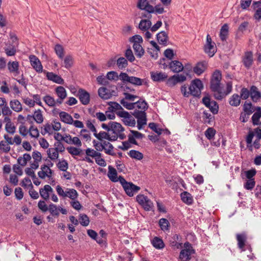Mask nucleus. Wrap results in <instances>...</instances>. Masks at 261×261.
Wrapping results in <instances>:
<instances>
[{
	"instance_id": "1",
	"label": "nucleus",
	"mask_w": 261,
	"mask_h": 261,
	"mask_svg": "<svg viewBox=\"0 0 261 261\" xmlns=\"http://www.w3.org/2000/svg\"><path fill=\"white\" fill-rule=\"evenodd\" d=\"M210 88L214 92V96L217 100H222L226 95L231 92L232 90V83L228 82L226 83V88L224 90L221 86V82L211 81Z\"/></svg>"
},
{
	"instance_id": "2",
	"label": "nucleus",
	"mask_w": 261,
	"mask_h": 261,
	"mask_svg": "<svg viewBox=\"0 0 261 261\" xmlns=\"http://www.w3.org/2000/svg\"><path fill=\"white\" fill-rule=\"evenodd\" d=\"M120 182L126 194L130 197L133 196L134 194L138 193L140 190V187L134 185L132 182H127L121 176H118L117 171L115 170V182Z\"/></svg>"
},
{
	"instance_id": "3",
	"label": "nucleus",
	"mask_w": 261,
	"mask_h": 261,
	"mask_svg": "<svg viewBox=\"0 0 261 261\" xmlns=\"http://www.w3.org/2000/svg\"><path fill=\"white\" fill-rule=\"evenodd\" d=\"M58 196L62 198H68L71 200L77 199L79 194L76 190L72 188H65L60 185H58L55 188Z\"/></svg>"
},
{
	"instance_id": "4",
	"label": "nucleus",
	"mask_w": 261,
	"mask_h": 261,
	"mask_svg": "<svg viewBox=\"0 0 261 261\" xmlns=\"http://www.w3.org/2000/svg\"><path fill=\"white\" fill-rule=\"evenodd\" d=\"M65 150V147L62 142H56L54 144V147L47 150V158L53 162L57 161L59 158V153H63Z\"/></svg>"
},
{
	"instance_id": "5",
	"label": "nucleus",
	"mask_w": 261,
	"mask_h": 261,
	"mask_svg": "<svg viewBox=\"0 0 261 261\" xmlns=\"http://www.w3.org/2000/svg\"><path fill=\"white\" fill-rule=\"evenodd\" d=\"M53 165L52 163L48 165H42L40 167V171L38 172L39 177L43 179L46 178L51 179L54 175V171L50 168L53 166Z\"/></svg>"
},
{
	"instance_id": "6",
	"label": "nucleus",
	"mask_w": 261,
	"mask_h": 261,
	"mask_svg": "<svg viewBox=\"0 0 261 261\" xmlns=\"http://www.w3.org/2000/svg\"><path fill=\"white\" fill-rule=\"evenodd\" d=\"M203 86L202 82L199 79H196L192 81L189 88L190 93L194 96H199Z\"/></svg>"
},
{
	"instance_id": "7",
	"label": "nucleus",
	"mask_w": 261,
	"mask_h": 261,
	"mask_svg": "<svg viewBox=\"0 0 261 261\" xmlns=\"http://www.w3.org/2000/svg\"><path fill=\"white\" fill-rule=\"evenodd\" d=\"M136 200L145 211H150L153 210V204L147 196L144 195H139L137 196Z\"/></svg>"
},
{
	"instance_id": "8",
	"label": "nucleus",
	"mask_w": 261,
	"mask_h": 261,
	"mask_svg": "<svg viewBox=\"0 0 261 261\" xmlns=\"http://www.w3.org/2000/svg\"><path fill=\"white\" fill-rule=\"evenodd\" d=\"M30 64L32 68L38 73H43V66L40 60L36 56L31 55L29 57Z\"/></svg>"
},
{
	"instance_id": "9",
	"label": "nucleus",
	"mask_w": 261,
	"mask_h": 261,
	"mask_svg": "<svg viewBox=\"0 0 261 261\" xmlns=\"http://www.w3.org/2000/svg\"><path fill=\"white\" fill-rule=\"evenodd\" d=\"M117 116L122 118L124 123L127 126L134 127L136 125L134 118L126 111H121L117 113Z\"/></svg>"
},
{
	"instance_id": "10",
	"label": "nucleus",
	"mask_w": 261,
	"mask_h": 261,
	"mask_svg": "<svg viewBox=\"0 0 261 261\" xmlns=\"http://www.w3.org/2000/svg\"><path fill=\"white\" fill-rule=\"evenodd\" d=\"M203 103L208 108L213 114H217L219 110V106L217 102L214 100H211L208 96H205L202 98Z\"/></svg>"
},
{
	"instance_id": "11",
	"label": "nucleus",
	"mask_w": 261,
	"mask_h": 261,
	"mask_svg": "<svg viewBox=\"0 0 261 261\" xmlns=\"http://www.w3.org/2000/svg\"><path fill=\"white\" fill-rule=\"evenodd\" d=\"M182 237L178 234H174L169 239V245L173 249H180L182 247Z\"/></svg>"
},
{
	"instance_id": "12",
	"label": "nucleus",
	"mask_w": 261,
	"mask_h": 261,
	"mask_svg": "<svg viewBox=\"0 0 261 261\" xmlns=\"http://www.w3.org/2000/svg\"><path fill=\"white\" fill-rule=\"evenodd\" d=\"M43 73L46 75L47 79L58 84L63 85L64 83V80L59 75L53 72H48L46 70L43 71Z\"/></svg>"
},
{
	"instance_id": "13",
	"label": "nucleus",
	"mask_w": 261,
	"mask_h": 261,
	"mask_svg": "<svg viewBox=\"0 0 261 261\" xmlns=\"http://www.w3.org/2000/svg\"><path fill=\"white\" fill-rule=\"evenodd\" d=\"M77 96L83 105H88L90 103V94L85 90L80 88L78 91Z\"/></svg>"
},
{
	"instance_id": "14",
	"label": "nucleus",
	"mask_w": 261,
	"mask_h": 261,
	"mask_svg": "<svg viewBox=\"0 0 261 261\" xmlns=\"http://www.w3.org/2000/svg\"><path fill=\"white\" fill-rule=\"evenodd\" d=\"M156 0H139L137 7L141 10H145L148 12H153V6L149 4V3H153Z\"/></svg>"
},
{
	"instance_id": "15",
	"label": "nucleus",
	"mask_w": 261,
	"mask_h": 261,
	"mask_svg": "<svg viewBox=\"0 0 261 261\" xmlns=\"http://www.w3.org/2000/svg\"><path fill=\"white\" fill-rule=\"evenodd\" d=\"M208 63L206 61L198 62L193 68V72L197 75H200L203 73L207 67Z\"/></svg>"
},
{
	"instance_id": "16",
	"label": "nucleus",
	"mask_w": 261,
	"mask_h": 261,
	"mask_svg": "<svg viewBox=\"0 0 261 261\" xmlns=\"http://www.w3.org/2000/svg\"><path fill=\"white\" fill-rule=\"evenodd\" d=\"M4 120L6 123L5 129L7 133L10 135L14 134L16 132V128L14 124L12 122L11 118L9 117H5Z\"/></svg>"
},
{
	"instance_id": "17",
	"label": "nucleus",
	"mask_w": 261,
	"mask_h": 261,
	"mask_svg": "<svg viewBox=\"0 0 261 261\" xmlns=\"http://www.w3.org/2000/svg\"><path fill=\"white\" fill-rule=\"evenodd\" d=\"M30 118H33L37 124H41L44 121L43 112L40 109L35 110L32 115H28L27 119H29Z\"/></svg>"
},
{
	"instance_id": "18",
	"label": "nucleus",
	"mask_w": 261,
	"mask_h": 261,
	"mask_svg": "<svg viewBox=\"0 0 261 261\" xmlns=\"http://www.w3.org/2000/svg\"><path fill=\"white\" fill-rule=\"evenodd\" d=\"M242 62L246 68H249L252 66L253 62L252 52H245L242 59Z\"/></svg>"
},
{
	"instance_id": "19",
	"label": "nucleus",
	"mask_w": 261,
	"mask_h": 261,
	"mask_svg": "<svg viewBox=\"0 0 261 261\" xmlns=\"http://www.w3.org/2000/svg\"><path fill=\"white\" fill-rule=\"evenodd\" d=\"M53 192V188L48 185H45L43 188L40 189L39 190L41 197L46 200L49 199V196Z\"/></svg>"
},
{
	"instance_id": "20",
	"label": "nucleus",
	"mask_w": 261,
	"mask_h": 261,
	"mask_svg": "<svg viewBox=\"0 0 261 261\" xmlns=\"http://www.w3.org/2000/svg\"><path fill=\"white\" fill-rule=\"evenodd\" d=\"M58 99L57 101L61 103L63 100L67 97V92L63 86H58L55 90Z\"/></svg>"
},
{
	"instance_id": "21",
	"label": "nucleus",
	"mask_w": 261,
	"mask_h": 261,
	"mask_svg": "<svg viewBox=\"0 0 261 261\" xmlns=\"http://www.w3.org/2000/svg\"><path fill=\"white\" fill-rule=\"evenodd\" d=\"M150 76L153 81L158 82L164 81L168 77V75L166 73L161 72H151Z\"/></svg>"
},
{
	"instance_id": "22",
	"label": "nucleus",
	"mask_w": 261,
	"mask_h": 261,
	"mask_svg": "<svg viewBox=\"0 0 261 261\" xmlns=\"http://www.w3.org/2000/svg\"><path fill=\"white\" fill-rule=\"evenodd\" d=\"M124 128L122 125L115 122V140L119 138L120 140H123L125 138L126 135L124 133Z\"/></svg>"
},
{
	"instance_id": "23",
	"label": "nucleus",
	"mask_w": 261,
	"mask_h": 261,
	"mask_svg": "<svg viewBox=\"0 0 261 261\" xmlns=\"http://www.w3.org/2000/svg\"><path fill=\"white\" fill-rule=\"evenodd\" d=\"M169 68L173 72H179L181 71L184 69V66L182 64L177 60H174L171 61L169 63Z\"/></svg>"
},
{
	"instance_id": "24",
	"label": "nucleus",
	"mask_w": 261,
	"mask_h": 261,
	"mask_svg": "<svg viewBox=\"0 0 261 261\" xmlns=\"http://www.w3.org/2000/svg\"><path fill=\"white\" fill-rule=\"evenodd\" d=\"M236 239L238 241V247L242 250H244V248L247 239L246 234L245 232L238 233L236 235Z\"/></svg>"
},
{
	"instance_id": "25",
	"label": "nucleus",
	"mask_w": 261,
	"mask_h": 261,
	"mask_svg": "<svg viewBox=\"0 0 261 261\" xmlns=\"http://www.w3.org/2000/svg\"><path fill=\"white\" fill-rule=\"evenodd\" d=\"M7 66L10 72L13 73L14 75L19 74V63L18 61H9Z\"/></svg>"
},
{
	"instance_id": "26",
	"label": "nucleus",
	"mask_w": 261,
	"mask_h": 261,
	"mask_svg": "<svg viewBox=\"0 0 261 261\" xmlns=\"http://www.w3.org/2000/svg\"><path fill=\"white\" fill-rule=\"evenodd\" d=\"M59 115L60 119L62 122L67 124L71 125V123H72L73 119L69 114L67 112L62 111L59 113Z\"/></svg>"
},
{
	"instance_id": "27",
	"label": "nucleus",
	"mask_w": 261,
	"mask_h": 261,
	"mask_svg": "<svg viewBox=\"0 0 261 261\" xmlns=\"http://www.w3.org/2000/svg\"><path fill=\"white\" fill-rule=\"evenodd\" d=\"M94 136L99 140H102L103 139H106L109 141H113L114 140V138L113 136H111V134L106 132H100L98 134L94 133Z\"/></svg>"
},
{
	"instance_id": "28",
	"label": "nucleus",
	"mask_w": 261,
	"mask_h": 261,
	"mask_svg": "<svg viewBox=\"0 0 261 261\" xmlns=\"http://www.w3.org/2000/svg\"><path fill=\"white\" fill-rule=\"evenodd\" d=\"M152 245L155 249H162L165 247V244L161 238L155 237L151 240Z\"/></svg>"
},
{
	"instance_id": "29",
	"label": "nucleus",
	"mask_w": 261,
	"mask_h": 261,
	"mask_svg": "<svg viewBox=\"0 0 261 261\" xmlns=\"http://www.w3.org/2000/svg\"><path fill=\"white\" fill-rule=\"evenodd\" d=\"M68 152L73 157L80 156L82 153V150L81 147H75L73 146H69L66 148Z\"/></svg>"
},
{
	"instance_id": "30",
	"label": "nucleus",
	"mask_w": 261,
	"mask_h": 261,
	"mask_svg": "<svg viewBox=\"0 0 261 261\" xmlns=\"http://www.w3.org/2000/svg\"><path fill=\"white\" fill-rule=\"evenodd\" d=\"M250 96L254 102L257 101L261 98V93L255 86H252L250 88Z\"/></svg>"
},
{
	"instance_id": "31",
	"label": "nucleus",
	"mask_w": 261,
	"mask_h": 261,
	"mask_svg": "<svg viewBox=\"0 0 261 261\" xmlns=\"http://www.w3.org/2000/svg\"><path fill=\"white\" fill-rule=\"evenodd\" d=\"M255 110L256 112L252 115L251 119L253 124L254 125H257L260 124L259 121L261 118V108L260 107H257Z\"/></svg>"
},
{
	"instance_id": "32",
	"label": "nucleus",
	"mask_w": 261,
	"mask_h": 261,
	"mask_svg": "<svg viewBox=\"0 0 261 261\" xmlns=\"http://www.w3.org/2000/svg\"><path fill=\"white\" fill-rule=\"evenodd\" d=\"M204 51L210 57H212L216 51L215 43L213 42L212 44H205L204 47Z\"/></svg>"
},
{
	"instance_id": "33",
	"label": "nucleus",
	"mask_w": 261,
	"mask_h": 261,
	"mask_svg": "<svg viewBox=\"0 0 261 261\" xmlns=\"http://www.w3.org/2000/svg\"><path fill=\"white\" fill-rule=\"evenodd\" d=\"M195 251L182 249L179 254V258L181 261H189L191 259V255L194 253Z\"/></svg>"
},
{
	"instance_id": "34",
	"label": "nucleus",
	"mask_w": 261,
	"mask_h": 261,
	"mask_svg": "<svg viewBox=\"0 0 261 261\" xmlns=\"http://www.w3.org/2000/svg\"><path fill=\"white\" fill-rule=\"evenodd\" d=\"M56 164L58 169L62 171H66L69 167L68 162L64 159H58Z\"/></svg>"
},
{
	"instance_id": "35",
	"label": "nucleus",
	"mask_w": 261,
	"mask_h": 261,
	"mask_svg": "<svg viewBox=\"0 0 261 261\" xmlns=\"http://www.w3.org/2000/svg\"><path fill=\"white\" fill-rule=\"evenodd\" d=\"M180 197L182 201L188 205H191L193 202V197L188 192L185 191L181 193Z\"/></svg>"
},
{
	"instance_id": "36",
	"label": "nucleus",
	"mask_w": 261,
	"mask_h": 261,
	"mask_svg": "<svg viewBox=\"0 0 261 261\" xmlns=\"http://www.w3.org/2000/svg\"><path fill=\"white\" fill-rule=\"evenodd\" d=\"M31 159V156L29 153H24L22 156H19L17 159V164L21 167L27 165L28 162Z\"/></svg>"
},
{
	"instance_id": "37",
	"label": "nucleus",
	"mask_w": 261,
	"mask_h": 261,
	"mask_svg": "<svg viewBox=\"0 0 261 261\" xmlns=\"http://www.w3.org/2000/svg\"><path fill=\"white\" fill-rule=\"evenodd\" d=\"M168 35L165 31H161L156 35V39L160 44L166 45L168 40Z\"/></svg>"
},
{
	"instance_id": "38",
	"label": "nucleus",
	"mask_w": 261,
	"mask_h": 261,
	"mask_svg": "<svg viewBox=\"0 0 261 261\" xmlns=\"http://www.w3.org/2000/svg\"><path fill=\"white\" fill-rule=\"evenodd\" d=\"M228 30L229 27L228 25L226 23L223 25L221 27L219 36L222 41H226L227 39L228 35Z\"/></svg>"
},
{
	"instance_id": "39",
	"label": "nucleus",
	"mask_w": 261,
	"mask_h": 261,
	"mask_svg": "<svg viewBox=\"0 0 261 261\" xmlns=\"http://www.w3.org/2000/svg\"><path fill=\"white\" fill-rule=\"evenodd\" d=\"M10 106L11 108L16 112H20L22 110L21 103L17 99L11 100Z\"/></svg>"
},
{
	"instance_id": "40",
	"label": "nucleus",
	"mask_w": 261,
	"mask_h": 261,
	"mask_svg": "<svg viewBox=\"0 0 261 261\" xmlns=\"http://www.w3.org/2000/svg\"><path fill=\"white\" fill-rule=\"evenodd\" d=\"M98 94L100 97L105 99L110 98L112 96V93L108 91V90L104 87H101L98 89Z\"/></svg>"
},
{
	"instance_id": "41",
	"label": "nucleus",
	"mask_w": 261,
	"mask_h": 261,
	"mask_svg": "<svg viewBox=\"0 0 261 261\" xmlns=\"http://www.w3.org/2000/svg\"><path fill=\"white\" fill-rule=\"evenodd\" d=\"M133 48L135 51V55L138 58H141L144 54V49L142 47L141 44L139 43H134Z\"/></svg>"
},
{
	"instance_id": "42",
	"label": "nucleus",
	"mask_w": 261,
	"mask_h": 261,
	"mask_svg": "<svg viewBox=\"0 0 261 261\" xmlns=\"http://www.w3.org/2000/svg\"><path fill=\"white\" fill-rule=\"evenodd\" d=\"M64 66L65 68L69 69L74 64V59L72 55H67L64 59Z\"/></svg>"
},
{
	"instance_id": "43",
	"label": "nucleus",
	"mask_w": 261,
	"mask_h": 261,
	"mask_svg": "<svg viewBox=\"0 0 261 261\" xmlns=\"http://www.w3.org/2000/svg\"><path fill=\"white\" fill-rule=\"evenodd\" d=\"M229 103L233 107L239 106L241 103V97L238 94H233L229 98Z\"/></svg>"
},
{
	"instance_id": "44",
	"label": "nucleus",
	"mask_w": 261,
	"mask_h": 261,
	"mask_svg": "<svg viewBox=\"0 0 261 261\" xmlns=\"http://www.w3.org/2000/svg\"><path fill=\"white\" fill-rule=\"evenodd\" d=\"M243 109L244 113H245L249 115L252 114L255 111V109H254V107L251 102H247V101L244 102Z\"/></svg>"
},
{
	"instance_id": "45",
	"label": "nucleus",
	"mask_w": 261,
	"mask_h": 261,
	"mask_svg": "<svg viewBox=\"0 0 261 261\" xmlns=\"http://www.w3.org/2000/svg\"><path fill=\"white\" fill-rule=\"evenodd\" d=\"M29 134L32 138L37 139L40 135L37 127L34 124L30 125L29 128Z\"/></svg>"
},
{
	"instance_id": "46",
	"label": "nucleus",
	"mask_w": 261,
	"mask_h": 261,
	"mask_svg": "<svg viewBox=\"0 0 261 261\" xmlns=\"http://www.w3.org/2000/svg\"><path fill=\"white\" fill-rule=\"evenodd\" d=\"M151 22L150 20L142 19L139 24V28L143 31H147L151 26Z\"/></svg>"
},
{
	"instance_id": "47",
	"label": "nucleus",
	"mask_w": 261,
	"mask_h": 261,
	"mask_svg": "<svg viewBox=\"0 0 261 261\" xmlns=\"http://www.w3.org/2000/svg\"><path fill=\"white\" fill-rule=\"evenodd\" d=\"M54 50L56 54L60 59H62L64 56V49L62 45L57 44L55 45Z\"/></svg>"
},
{
	"instance_id": "48",
	"label": "nucleus",
	"mask_w": 261,
	"mask_h": 261,
	"mask_svg": "<svg viewBox=\"0 0 261 261\" xmlns=\"http://www.w3.org/2000/svg\"><path fill=\"white\" fill-rule=\"evenodd\" d=\"M108 104L110 107L106 112V115L108 119H113L114 118V107L113 106L114 103L113 102H109Z\"/></svg>"
},
{
	"instance_id": "49",
	"label": "nucleus",
	"mask_w": 261,
	"mask_h": 261,
	"mask_svg": "<svg viewBox=\"0 0 261 261\" xmlns=\"http://www.w3.org/2000/svg\"><path fill=\"white\" fill-rule=\"evenodd\" d=\"M116 65L119 69H123L128 65L127 60L124 57H120L116 61Z\"/></svg>"
},
{
	"instance_id": "50",
	"label": "nucleus",
	"mask_w": 261,
	"mask_h": 261,
	"mask_svg": "<svg viewBox=\"0 0 261 261\" xmlns=\"http://www.w3.org/2000/svg\"><path fill=\"white\" fill-rule=\"evenodd\" d=\"M159 224L163 231H165L169 230L170 223L167 219L161 218L159 221Z\"/></svg>"
},
{
	"instance_id": "51",
	"label": "nucleus",
	"mask_w": 261,
	"mask_h": 261,
	"mask_svg": "<svg viewBox=\"0 0 261 261\" xmlns=\"http://www.w3.org/2000/svg\"><path fill=\"white\" fill-rule=\"evenodd\" d=\"M129 156L132 159L141 160L143 158V154L139 151L131 150L128 153Z\"/></svg>"
},
{
	"instance_id": "52",
	"label": "nucleus",
	"mask_w": 261,
	"mask_h": 261,
	"mask_svg": "<svg viewBox=\"0 0 261 261\" xmlns=\"http://www.w3.org/2000/svg\"><path fill=\"white\" fill-rule=\"evenodd\" d=\"M203 119L205 123L212 124L214 120V116L206 111L203 113Z\"/></svg>"
},
{
	"instance_id": "53",
	"label": "nucleus",
	"mask_w": 261,
	"mask_h": 261,
	"mask_svg": "<svg viewBox=\"0 0 261 261\" xmlns=\"http://www.w3.org/2000/svg\"><path fill=\"white\" fill-rule=\"evenodd\" d=\"M79 221L80 223L83 226H88L90 222L88 217L84 214H81L79 215Z\"/></svg>"
},
{
	"instance_id": "54",
	"label": "nucleus",
	"mask_w": 261,
	"mask_h": 261,
	"mask_svg": "<svg viewBox=\"0 0 261 261\" xmlns=\"http://www.w3.org/2000/svg\"><path fill=\"white\" fill-rule=\"evenodd\" d=\"M10 145L4 140L0 141V150L4 153H8L11 149Z\"/></svg>"
},
{
	"instance_id": "55",
	"label": "nucleus",
	"mask_w": 261,
	"mask_h": 261,
	"mask_svg": "<svg viewBox=\"0 0 261 261\" xmlns=\"http://www.w3.org/2000/svg\"><path fill=\"white\" fill-rule=\"evenodd\" d=\"M43 100L49 107H53L56 105L55 98L50 95H46L43 97Z\"/></svg>"
},
{
	"instance_id": "56",
	"label": "nucleus",
	"mask_w": 261,
	"mask_h": 261,
	"mask_svg": "<svg viewBox=\"0 0 261 261\" xmlns=\"http://www.w3.org/2000/svg\"><path fill=\"white\" fill-rule=\"evenodd\" d=\"M51 124L46 123L43 125V129L42 130V134L43 135L48 134L51 135L54 133V129L51 127Z\"/></svg>"
},
{
	"instance_id": "57",
	"label": "nucleus",
	"mask_w": 261,
	"mask_h": 261,
	"mask_svg": "<svg viewBox=\"0 0 261 261\" xmlns=\"http://www.w3.org/2000/svg\"><path fill=\"white\" fill-rule=\"evenodd\" d=\"M21 185L24 189H31L33 188L31 179L28 177H25L21 181Z\"/></svg>"
},
{
	"instance_id": "58",
	"label": "nucleus",
	"mask_w": 261,
	"mask_h": 261,
	"mask_svg": "<svg viewBox=\"0 0 261 261\" xmlns=\"http://www.w3.org/2000/svg\"><path fill=\"white\" fill-rule=\"evenodd\" d=\"M101 127L103 129L106 130L107 133H110L111 134H114V122H111L109 124L102 123Z\"/></svg>"
},
{
	"instance_id": "59",
	"label": "nucleus",
	"mask_w": 261,
	"mask_h": 261,
	"mask_svg": "<svg viewBox=\"0 0 261 261\" xmlns=\"http://www.w3.org/2000/svg\"><path fill=\"white\" fill-rule=\"evenodd\" d=\"M135 103V108L141 109L142 111H145L147 109V103L145 100H138L134 102Z\"/></svg>"
},
{
	"instance_id": "60",
	"label": "nucleus",
	"mask_w": 261,
	"mask_h": 261,
	"mask_svg": "<svg viewBox=\"0 0 261 261\" xmlns=\"http://www.w3.org/2000/svg\"><path fill=\"white\" fill-rule=\"evenodd\" d=\"M125 57L127 61L133 62L135 60V57L130 48H127L125 52Z\"/></svg>"
},
{
	"instance_id": "61",
	"label": "nucleus",
	"mask_w": 261,
	"mask_h": 261,
	"mask_svg": "<svg viewBox=\"0 0 261 261\" xmlns=\"http://www.w3.org/2000/svg\"><path fill=\"white\" fill-rule=\"evenodd\" d=\"M48 210L52 215L56 216L59 215V207L53 203L50 204Z\"/></svg>"
},
{
	"instance_id": "62",
	"label": "nucleus",
	"mask_w": 261,
	"mask_h": 261,
	"mask_svg": "<svg viewBox=\"0 0 261 261\" xmlns=\"http://www.w3.org/2000/svg\"><path fill=\"white\" fill-rule=\"evenodd\" d=\"M255 181L254 179H247L244 185V187L247 190H251L255 186Z\"/></svg>"
},
{
	"instance_id": "63",
	"label": "nucleus",
	"mask_w": 261,
	"mask_h": 261,
	"mask_svg": "<svg viewBox=\"0 0 261 261\" xmlns=\"http://www.w3.org/2000/svg\"><path fill=\"white\" fill-rule=\"evenodd\" d=\"M216 130L213 127H208L205 132V136L208 140H211L216 134Z\"/></svg>"
},
{
	"instance_id": "64",
	"label": "nucleus",
	"mask_w": 261,
	"mask_h": 261,
	"mask_svg": "<svg viewBox=\"0 0 261 261\" xmlns=\"http://www.w3.org/2000/svg\"><path fill=\"white\" fill-rule=\"evenodd\" d=\"M80 136L86 141H88L91 139L90 133L86 129H82L80 132Z\"/></svg>"
}]
</instances>
